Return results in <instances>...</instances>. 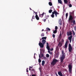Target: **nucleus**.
Segmentation results:
<instances>
[{
  "instance_id": "obj_1",
  "label": "nucleus",
  "mask_w": 76,
  "mask_h": 76,
  "mask_svg": "<svg viewBox=\"0 0 76 76\" xmlns=\"http://www.w3.org/2000/svg\"><path fill=\"white\" fill-rule=\"evenodd\" d=\"M73 14V13H71L69 17L68 22L69 23H73V25H75V23H76V21H75V20H73V19H74V16H75V15H74L73 16L72 15Z\"/></svg>"
},
{
  "instance_id": "obj_2",
  "label": "nucleus",
  "mask_w": 76,
  "mask_h": 76,
  "mask_svg": "<svg viewBox=\"0 0 76 76\" xmlns=\"http://www.w3.org/2000/svg\"><path fill=\"white\" fill-rule=\"evenodd\" d=\"M62 56L60 58L61 63H63V60H64V59L66 57L64 52L63 50H62Z\"/></svg>"
},
{
  "instance_id": "obj_3",
  "label": "nucleus",
  "mask_w": 76,
  "mask_h": 76,
  "mask_svg": "<svg viewBox=\"0 0 76 76\" xmlns=\"http://www.w3.org/2000/svg\"><path fill=\"white\" fill-rule=\"evenodd\" d=\"M52 14L51 15V16L53 18L54 17V14H55L56 17H57V15L58 14L56 10H54L53 12H52Z\"/></svg>"
},
{
  "instance_id": "obj_4",
  "label": "nucleus",
  "mask_w": 76,
  "mask_h": 76,
  "mask_svg": "<svg viewBox=\"0 0 76 76\" xmlns=\"http://www.w3.org/2000/svg\"><path fill=\"white\" fill-rule=\"evenodd\" d=\"M57 62V60L54 59L52 62L51 63V64L52 65H55L56 64Z\"/></svg>"
},
{
  "instance_id": "obj_5",
  "label": "nucleus",
  "mask_w": 76,
  "mask_h": 76,
  "mask_svg": "<svg viewBox=\"0 0 76 76\" xmlns=\"http://www.w3.org/2000/svg\"><path fill=\"white\" fill-rule=\"evenodd\" d=\"M72 50V47L71 45V44H69V52H71Z\"/></svg>"
},
{
  "instance_id": "obj_6",
  "label": "nucleus",
  "mask_w": 76,
  "mask_h": 76,
  "mask_svg": "<svg viewBox=\"0 0 76 76\" xmlns=\"http://www.w3.org/2000/svg\"><path fill=\"white\" fill-rule=\"evenodd\" d=\"M69 71L70 73H71L72 72V66L70 65V64H69Z\"/></svg>"
},
{
  "instance_id": "obj_7",
  "label": "nucleus",
  "mask_w": 76,
  "mask_h": 76,
  "mask_svg": "<svg viewBox=\"0 0 76 76\" xmlns=\"http://www.w3.org/2000/svg\"><path fill=\"white\" fill-rule=\"evenodd\" d=\"M40 41L39 42V45L40 46V48H44V45L41 42H40Z\"/></svg>"
},
{
  "instance_id": "obj_8",
  "label": "nucleus",
  "mask_w": 76,
  "mask_h": 76,
  "mask_svg": "<svg viewBox=\"0 0 76 76\" xmlns=\"http://www.w3.org/2000/svg\"><path fill=\"white\" fill-rule=\"evenodd\" d=\"M67 36H70V35H72V32H71V31H70L69 32H67Z\"/></svg>"
},
{
  "instance_id": "obj_9",
  "label": "nucleus",
  "mask_w": 76,
  "mask_h": 76,
  "mask_svg": "<svg viewBox=\"0 0 76 76\" xmlns=\"http://www.w3.org/2000/svg\"><path fill=\"white\" fill-rule=\"evenodd\" d=\"M58 74L59 76H63V74L61 71H60L58 72Z\"/></svg>"
},
{
  "instance_id": "obj_10",
  "label": "nucleus",
  "mask_w": 76,
  "mask_h": 76,
  "mask_svg": "<svg viewBox=\"0 0 76 76\" xmlns=\"http://www.w3.org/2000/svg\"><path fill=\"white\" fill-rule=\"evenodd\" d=\"M42 42L43 44L45 45V44L46 43V40H45L42 39Z\"/></svg>"
},
{
  "instance_id": "obj_11",
  "label": "nucleus",
  "mask_w": 76,
  "mask_h": 76,
  "mask_svg": "<svg viewBox=\"0 0 76 76\" xmlns=\"http://www.w3.org/2000/svg\"><path fill=\"white\" fill-rule=\"evenodd\" d=\"M44 15V12H43L42 14H39V16L41 18H42Z\"/></svg>"
},
{
  "instance_id": "obj_12",
  "label": "nucleus",
  "mask_w": 76,
  "mask_h": 76,
  "mask_svg": "<svg viewBox=\"0 0 76 76\" xmlns=\"http://www.w3.org/2000/svg\"><path fill=\"white\" fill-rule=\"evenodd\" d=\"M35 18L37 20H39V17H38V15H36Z\"/></svg>"
},
{
  "instance_id": "obj_13",
  "label": "nucleus",
  "mask_w": 76,
  "mask_h": 76,
  "mask_svg": "<svg viewBox=\"0 0 76 76\" xmlns=\"http://www.w3.org/2000/svg\"><path fill=\"white\" fill-rule=\"evenodd\" d=\"M44 57V55H43V53H42L41 54V55H39V58H41L43 57Z\"/></svg>"
},
{
  "instance_id": "obj_14",
  "label": "nucleus",
  "mask_w": 76,
  "mask_h": 76,
  "mask_svg": "<svg viewBox=\"0 0 76 76\" xmlns=\"http://www.w3.org/2000/svg\"><path fill=\"white\" fill-rule=\"evenodd\" d=\"M59 23L60 25L62 24V22H61V20L60 19L59 20Z\"/></svg>"
},
{
  "instance_id": "obj_15",
  "label": "nucleus",
  "mask_w": 76,
  "mask_h": 76,
  "mask_svg": "<svg viewBox=\"0 0 76 76\" xmlns=\"http://www.w3.org/2000/svg\"><path fill=\"white\" fill-rule=\"evenodd\" d=\"M58 46L59 47H61V46H62V44L61 43V42H60L58 44Z\"/></svg>"
},
{
  "instance_id": "obj_16",
  "label": "nucleus",
  "mask_w": 76,
  "mask_h": 76,
  "mask_svg": "<svg viewBox=\"0 0 76 76\" xmlns=\"http://www.w3.org/2000/svg\"><path fill=\"white\" fill-rule=\"evenodd\" d=\"M55 51H59V48L58 46L56 47Z\"/></svg>"
},
{
  "instance_id": "obj_17",
  "label": "nucleus",
  "mask_w": 76,
  "mask_h": 76,
  "mask_svg": "<svg viewBox=\"0 0 76 76\" xmlns=\"http://www.w3.org/2000/svg\"><path fill=\"white\" fill-rule=\"evenodd\" d=\"M44 64H45V61H42V65L43 66H44Z\"/></svg>"
},
{
  "instance_id": "obj_18",
  "label": "nucleus",
  "mask_w": 76,
  "mask_h": 76,
  "mask_svg": "<svg viewBox=\"0 0 76 76\" xmlns=\"http://www.w3.org/2000/svg\"><path fill=\"white\" fill-rule=\"evenodd\" d=\"M55 53H56L57 55H59L60 54L59 51H55Z\"/></svg>"
},
{
  "instance_id": "obj_19",
  "label": "nucleus",
  "mask_w": 76,
  "mask_h": 76,
  "mask_svg": "<svg viewBox=\"0 0 76 76\" xmlns=\"http://www.w3.org/2000/svg\"><path fill=\"white\" fill-rule=\"evenodd\" d=\"M58 1L59 3H60V4H62V3L61 0H58Z\"/></svg>"
},
{
  "instance_id": "obj_20",
  "label": "nucleus",
  "mask_w": 76,
  "mask_h": 76,
  "mask_svg": "<svg viewBox=\"0 0 76 76\" xmlns=\"http://www.w3.org/2000/svg\"><path fill=\"white\" fill-rule=\"evenodd\" d=\"M72 36L71 35L68 37V39L69 40H70L72 39Z\"/></svg>"
},
{
  "instance_id": "obj_21",
  "label": "nucleus",
  "mask_w": 76,
  "mask_h": 76,
  "mask_svg": "<svg viewBox=\"0 0 76 76\" xmlns=\"http://www.w3.org/2000/svg\"><path fill=\"white\" fill-rule=\"evenodd\" d=\"M46 48L47 49H48V50H50V46H46Z\"/></svg>"
},
{
  "instance_id": "obj_22",
  "label": "nucleus",
  "mask_w": 76,
  "mask_h": 76,
  "mask_svg": "<svg viewBox=\"0 0 76 76\" xmlns=\"http://www.w3.org/2000/svg\"><path fill=\"white\" fill-rule=\"evenodd\" d=\"M35 17L34 15H33L32 17V19H31V21H33V19H35Z\"/></svg>"
},
{
  "instance_id": "obj_23",
  "label": "nucleus",
  "mask_w": 76,
  "mask_h": 76,
  "mask_svg": "<svg viewBox=\"0 0 76 76\" xmlns=\"http://www.w3.org/2000/svg\"><path fill=\"white\" fill-rule=\"evenodd\" d=\"M50 30H51V29L48 28H46V31H50Z\"/></svg>"
},
{
  "instance_id": "obj_24",
  "label": "nucleus",
  "mask_w": 76,
  "mask_h": 76,
  "mask_svg": "<svg viewBox=\"0 0 76 76\" xmlns=\"http://www.w3.org/2000/svg\"><path fill=\"white\" fill-rule=\"evenodd\" d=\"M49 6H51L53 5V4H52V3L51 2H49Z\"/></svg>"
},
{
  "instance_id": "obj_25",
  "label": "nucleus",
  "mask_w": 76,
  "mask_h": 76,
  "mask_svg": "<svg viewBox=\"0 0 76 76\" xmlns=\"http://www.w3.org/2000/svg\"><path fill=\"white\" fill-rule=\"evenodd\" d=\"M64 3L67 4L68 3V1L67 0H64Z\"/></svg>"
},
{
  "instance_id": "obj_26",
  "label": "nucleus",
  "mask_w": 76,
  "mask_h": 76,
  "mask_svg": "<svg viewBox=\"0 0 76 76\" xmlns=\"http://www.w3.org/2000/svg\"><path fill=\"white\" fill-rule=\"evenodd\" d=\"M47 39V37H43L42 38V39H45L46 40Z\"/></svg>"
},
{
  "instance_id": "obj_27",
  "label": "nucleus",
  "mask_w": 76,
  "mask_h": 76,
  "mask_svg": "<svg viewBox=\"0 0 76 76\" xmlns=\"http://www.w3.org/2000/svg\"><path fill=\"white\" fill-rule=\"evenodd\" d=\"M57 30H55L53 31V34H56V33H57Z\"/></svg>"
},
{
  "instance_id": "obj_28",
  "label": "nucleus",
  "mask_w": 76,
  "mask_h": 76,
  "mask_svg": "<svg viewBox=\"0 0 76 76\" xmlns=\"http://www.w3.org/2000/svg\"><path fill=\"white\" fill-rule=\"evenodd\" d=\"M59 37H59V41H60L61 39V38L60 37H61V33L59 35Z\"/></svg>"
},
{
  "instance_id": "obj_29",
  "label": "nucleus",
  "mask_w": 76,
  "mask_h": 76,
  "mask_svg": "<svg viewBox=\"0 0 76 76\" xmlns=\"http://www.w3.org/2000/svg\"><path fill=\"white\" fill-rule=\"evenodd\" d=\"M52 12H53V10H50L49 11V13H51Z\"/></svg>"
},
{
  "instance_id": "obj_30",
  "label": "nucleus",
  "mask_w": 76,
  "mask_h": 76,
  "mask_svg": "<svg viewBox=\"0 0 76 76\" xmlns=\"http://www.w3.org/2000/svg\"><path fill=\"white\" fill-rule=\"evenodd\" d=\"M66 18L67 19V17H68V13H66Z\"/></svg>"
},
{
  "instance_id": "obj_31",
  "label": "nucleus",
  "mask_w": 76,
  "mask_h": 76,
  "mask_svg": "<svg viewBox=\"0 0 76 76\" xmlns=\"http://www.w3.org/2000/svg\"><path fill=\"white\" fill-rule=\"evenodd\" d=\"M38 62L39 63H40L41 62V59L40 58L39 59Z\"/></svg>"
},
{
  "instance_id": "obj_32",
  "label": "nucleus",
  "mask_w": 76,
  "mask_h": 76,
  "mask_svg": "<svg viewBox=\"0 0 76 76\" xmlns=\"http://www.w3.org/2000/svg\"><path fill=\"white\" fill-rule=\"evenodd\" d=\"M44 33H42L41 34V37H44Z\"/></svg>"
},
{
  "instance_id": "obj_33",
  "label": "nucleus",
  "mask_w": 76,
  "mask_h": 76,
  "mask_svg": "<svg viewBox=\"0 0 76 76\" xmlns=\"http://www.w3.org/2000/svg\"><path fill=\"white\" fill-rule=\"evenodd\" d=\"M69 7H72V4H69Z\"/></svg>"
},
{
  "instance_id": "obj_34",
  "label": "nucleus",
  "mask_w": 76,
  "mask_h": 76,
  "mask_svg": "<svg viewBox=\"0 0 76 76\" xmlns=\"http://www.w3.org/2000/svg\"><path fill=\"white\" fill-rule=\"evenodd\" d=\"M46 57H50V55L48 54H47L46 55Z\"/></svg>"
},
{
  "instance_id": "obj_35",
  "label": "nucleus",
  "mask_w": 76,
  "mask_h": 76,
  "mask_svg": "<svg viewBox=\"0 0 76 76\" xmlns=\"http://www.w3.org/2000/svg\"><path fill=\"white\" fill-rule=\"evenodd\" d=\"M72 32H73V35L74 36L75 35V32L73 30H72Z\"/></svg>"
},
{
  "instance_id": "obj_36",
  "label": "nucleus",
  "mask_w": 76,
  "mask_h": 76,
  "mask_svg": "<svg viewBox=\"0 0 76 76\" xmlns=\"http://www.w3.org/2000/svg\"><path fill=\"white\" fill-rule=\"evenodd\" d=\"M58 29V27H57V26H55V30H57Z\"/></svg>"
},
{
  "instance_id": "obj_37",
  "label": "nucleus",
  "mask_w": 76,
  "mask_h": 76,
  "mask_svg": "<svg viewBox=\"0 0 76 76\" xmlns=\"http://www.w3.org/2000/svg\"><path fill=\"white\" fill-rule=\"evenodd\" d=\"M65 48H67V45H65Z\"/></svg>"
},
{
  "instance_id": "obj_38",
  "label": "nucleus",
  "mask_w": 76,
  "mask_h": 76,
  "mask_svg": "<svg viewBox=\"0 0 76 76\" xmlns=\"http://www.w3.org/2000/svg\"><path fill=\"white\" fill-rule=\"evenodd\" d=\"M48 53H49L50 54H52V53L50 51H48Z\"/></svg>"
},
{
  "instance_id": "obj_39",
  "label": "nucleus",
  "mask_w": 76,
  "mask_h": 76,
  "mask_svg": "<svg viewBox=\"0 0 76 76\" xmlns=\"http://www.w3.org/2000/svg\"><path fill=\"white\" fill-rule=\"evenodd\" d=\"M28 68H27V69H26V72H27V73H28Z\"/></svg>"
},
{
  "instance_id": "obj_40",
  "label": "nucleus",
  "mask_w": 76,
  "mask_h": 76,
  "mask_svg": "<svg viewBox=\"0 0 76 76\" xmlns=\"http://www.w3.org/2000/svg\"><path fill=\"white\" fill-rule=\"evenodd\" d=\"M55 34H53V37L54 38L55 37Z\"/></svg>"
},
{
  "instance_id": "obj_41",
  "label": "nucleus",
  "mask_w": 76,
  "mask_h": 76,
  "mask_svg": "<svg viewBox=\"0 0 76 76\" xmlns=\"http://www.w3.org/2000/svg\"><path fill=\"white\" fill-rule=\"evenodd\" d=\"M46 44H47L46 46H49L48 45H49V44H48V43L47 42Z\"/></svg>"
},
{
  "instance_id": "obj_42",
  "label": "nucleus",
  "mask_w": 76,
  "mask_h": 76,
  "mask_svg": "<svg viewBox=\"0 0 76 76\" xmlns=\"http://www.w3.org/2000/svg\"><path fill=\"white\" fill-rule=\"evenodd\" d=\"M67 43H68V42L67 41H66L65 44L67 45Z\"/></svg>"
},
{
  "instance_id": "obj_43",
  "label": "nucleus",
  "mask_w": 76,
  "mask_h": 76,
  "mask_svg": "<svg viewBox=\"0 0 76 76\" xmlns=\"http://www.w3.org/2000/svg\"><path fill=\"white\" fill-rule=\"evenodd\" d=\"M67 43H68V42L67 41H66L65 44L67 45Z\"/></svg>"
},
{
  "instance_id": "obj_44",
  "label": "nucleus",
  "mask_w": 76,
  "mask_h": 76,
  "mask_svg": "<svg viewBox=\"0 0 76 76\" xmlns=\"http://www.w3.org/2000/svg\"><path fill=\"white\" fill-rule=\"evenodd\" d=\"M31 71H34V72H35V70H34V69H32L31 70Z\"/></svg>"
},
{
  "instance_id": "obj_45",
  "label": "nucleus",
  "mask_w": 76,
  "mask_h": 76,
  "mask_svg": "<svg viewBox=\"0 0 76 76\" xmlns=\"http://www.w3.org/2000/svg\"><path fill=\"white\" fill-rule=\"evenodd\" d=\"M43 57L45 59H46V57H45V56H44Z\"/></svg>"
},
{
  "instance_id": "obj_46",
  "label": "nucleus",
  "mask_w": 76,
  "mask_h": 76,
  "mask_svg": "<svg viewBox=\"0 0 76 76\" xmlns=\"http://www.w3.org/2000/svg\"><path fill=\"white\" fill-rule=\"evenodd\" d=\"M43 20L44 22H45V21H46V19H44Z\"/></svg>"
},
{
  "instance_id": "obj_47",
  "label": "nucleus",
  "mask_w": 76,
  "mask_h": 76,
  "mask_svg": "<svg viewBox=\"0 0 76 76\" xmlns=\"http://www.w3.org/2000/svg\"><path fill=\"white\" fill-rule=\"evenodd\" d=\"M50 51H53V48H52L50 50Z\"/></svg>"
},
{
  "instance_id": "obj_48",
  "label": "nucleus",
  "mask_w": 76,
  "mask_h": 76,
  "mask_svg": "<svg viewBox=\"0 0 76 76\" xmlns=\"http://www.w3.org/2000/svg\"><path fill=\"white\" fill-rule=\"evenodd\" d=\"M31 76H36V75H32Z\"/></svg>"
},
{
  "instance_id": "obj_49",
  "label": "nucleus",
  "mask_w": 76,
  "mask_h": 76,
  "mask_svg": "<svg viewBox=\"0 0 76 76\" xmlns=\"http://www.w3.org/2000/svg\"><path fill=\"white\" fill-rule=\"evenodd\" d=\"M29 67L30 69H32V67L29 66Z\"/></svg>"
},
{
  "instance_id": "obj_50",
  "label": "nucleus",
  "mask_w": 76,
  "mask_h": 76,
  "mask_svg": "<svg viewBox=\"0 0 76 76\" xmlns=\"http://www.w3.org/2000/svg\"><path fill=\"white\" fill-rule=\"evenodd\" d=\"M35 14H36V15H37V12H35Z\"/></svg>"
},
{
  "instance_id": "obj_51",
  "label": "nucleus",
  "mask_w": 76,
  "mask_h": 76,
  "mask_svg": "<svg viewBox=\"0 0 76 76\" xmlns=\"http://www.w3.org/2000/svg\"><path fill=\"white\" fill-rule=\"evenodd\" d=\"M69 40L70 42V43H71V42L72 41V39H71V40Z\"/></svg>"
},
{
  "instance_id": "obj_52",
  "label": "nucleus",
  "mask_w": 76,
  "mask_h": 76,
  "mask_svg": "<svg viewBox=\"0 0 76 76\" xmlns=\"http://www.w3.org/2000/svg\"><path fill=\"white\" fill-rule=\"evenodd\" d=\"M62 42H64V40H63V39H62Z\"/></svg>"
},
{
  "instance_id": "obj_53",
  "label": "nucleus",
  "mask_w": 76,
  "mask_h": 76,
  "mask_svg": "<svg viewBox=\"0 0 76 76\" xmlns=\"http://www.w3.org/2000/svg\"><path fill=\"white\" fill-rule=\"evenodd\" d=\"M35 53H34V58H35Z\"/></svg>"
},
{
  "instance_id": "obj_54",
  "label": "nucleus",
  "mask_w": 76,
  "mask_h": 76,
  "mask_svg": "<svg viewBox=\"0 0 76 76\" xmlns=\"http://www.w3.org/2000/svg\"><path fill=\"white\" fill-rule=\"evenodd\" d=\"M29 70H30V71L31 70V68H29Z\"/></svg>"
},
{
  "instance_id": "obj_55",
  "label": "nucleus",
  "mask_w": 76,
  "mask_h": 76,
  "mask_svg": "<svg viewBox=\"0 0 76 76\" xmlns=\"http://www.w3.org/2000/svg\"><path fill=\"white\" fill-rule=\"evenodd\" d=\"M56 76H58V75H57V74H56Z\"/></svg>"
},
{
  "instance_id": "obj_56",
  "label": "nucleus",
  "mask_w": 76,
  "mask_h": 76,
  "mask_svg": "<svg viewBox=\"0 0 76 76\" xmlns=\"http://www.w3.org/2000/svg\"><path fill=\"white\" fill-rule=\"evenodd\" d=\"M42 31H44V29H42Z\"/></svg>"
},
{
  "instance_id": "obj_57",
  "label": "nucleus",
  "mask_w": 76,
  "mask_h": 76,
  "mask_svg": "<svg viewBox=\"0 0 76 76\" xmlns=\"http://www.w3.org/2000/svg\"><path fill=\"white\" fill-rule=\"evenodd\" d=\"M30 10H32V9H31V8H30Z\"/></svg>"
},
{
  "instance_id": "obj_58",
  "label": "nucleus",
  "mask_w": 76,
  "mask_h": 76,
  "mask_svg": "<svg viewBox=\"0 0 76 76\" xmlns=\"http://www.w3.org/2000/svg\"><path fill=\"white\" fill-rule=\"evenodd\" d=\"M34 13H35V11H34Z\"/></svg>"
},
{
  "instance_id": "obj_59",
  "label": "nucleus",
  "mask_w": 76,
  "mask_h": 76,
  "mask_svg": "<svg viewBox=\"0 0 76 76\" xmlns=\"http://www.w3.org/2000/svg\"><path fill=\"white\" fill-rule=\"evenodd\" d=\"M48 17H49V16L48 15Z\"/></svg>"
},
{
  "instance_id": "obj_60",
  "label": "nucleus",
  "mask_w": 76,
  "mask_h": 76,
  "mask_svg": "<svg viewBox=\"0 0 76 76\" xmlns=\"http://www.w3.org/2000/svg\"><path fill=\"white\" fill-rule=\"evenodd\" d=\"M50 0V1H51V0Z\"/></svg>"
},
{
  "instance_id": "obj_61",
  "label": "nucleus",
  "mask_w": 76,
  "mask_h": 76,
  "mask_svg": "<svg viewBox=\"0 0 76 76\" xmlns=\"http://www.w3.org/2000/svg\"><path fill=\"white\" fill-rule=\"evenodd\" d=\"M46 34H48V33H47V32H46Z\"/></svg>"
},
{
  "instance_id": "obj_62",
  "label": "nucleus",
  "mask_w": 76,
  "mask_h": 76,
  "mask_svg": "<svg viewBox=\"0 0 76 76\" xmlns=\"http://www.w3.org/2000/svg\"><path fill=\"white\" fill-rule=\"evenodd\" d=\"M39 64V65H40V64Z\"/></svg>"
},
{
  "instance_id": "obj_63",
  "label": "nucleus",
  "mask_w": 76,
  "mask_h": 76,
  "mask_svg": "<svg viewBox=\"0 0 76 76\" xmlns=\"http://www.w3.org/2000/svg\"><path fill=\"white\" fill-rule=\"evenodd\" d=\"M40 40H41V39H40Z\"/></svg>"
}]
</instances>
